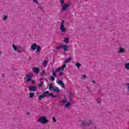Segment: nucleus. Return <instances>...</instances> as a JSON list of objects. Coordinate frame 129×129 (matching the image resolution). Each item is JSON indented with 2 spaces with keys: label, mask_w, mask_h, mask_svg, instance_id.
Returning a JSON list of instances; mask_svg holds the SVG:
<instances>
[{
  "label": "nucleus",
  "mask_w": 129,
  "mask_h": 129,
  "mask_svg": "<svg viewBox=\"0 0 129 129\" xmlns=\"http://www.w3.org/2000/svg\"><path fill=\"white\" fill-rule=\"evenodd\" d=\"M93 123V121L92 119H90L89 121L79 120L78 121V125H81V126H90Z\"/></svg>",
  "instance_id": "obj_1"
},
{
  "label": "nucleus",
  "mask_w": 129,
  "mask_h": 129,
  "mask_svg": "<svg viewBox=\"0 0 129 129\" xmlns=\"http://www.w3.org/2000/svg\"><path fill=\"white\" fill-rule=\"evenodd\" d=\"M47 95L50 96V97H53V98L56 97V96L53 95L52 93H49L48 91H46L43 92L42 95L38 96V99L39 100H42V98H45V97H47Z\"/></svg>",
  "instance_id": "obj_2"
},
{
  "label": "nucleus",
  "mask_w": 129,
  "mask_h": 129,
  "mask_svg": "<svg viewBox=\"0 0 129 129\" xmlns=\"http://www.w3.org/2000/svg\"><path fill=\"white\" fill-rule=\"evenodd\" d=\"M38 121L40 123H42V124H45L49 122V120H48V119L47 118V117L41 116L38 119Z\"/></svg>",
  "instance_id": "obj_3"
},
{
  "label": "nucleus",
  "mask_w": 129,
  "mask_h": 129,
  "mask_svg": "<svg viewBox=\"0 0 129 129\" xmlns=\"http://www.w3.org/2000/svg\"><path fill=\"white\" fill-rule=\"evenodd\" d=\"M56 50H60V49H63V51L64 52H67V51H68V45L67 44L60 45L57 46L56 48Z\"/></svg>",
  "instance_id": "obj_4"
},
{
  "label": "nucleus",
  "mask_w": 129,
  "mask_h": 129,
  "mask_svg": "<svg viewBox=\"0 0 129 129\" xmlns=\"http://www.w3.org/2000/svg\"><path fill=\"white\" fill-rule=\"evenodd\" d=\"M64 23L65 21L64 20H61V23L60 24L59 30L61 31L62 33H66V32H67L66 28H65V27H64Z\"/></svg>",
  "instance_id": "obj_5"
},
{
  "label": "nucleus",
  "mask_w": 129,
  "mask_h": 129,
  "mask_svg": "<svg viewBox=\"0 0 129 129\" xmlns=\"http://www.w3.org/2000/svg\"><path fill=\"white\" fill-rule=\"evenodd\" d=\"M70 6H71V3L64 4L62 5L61 8L62 12H65V11H66V9H68V8L70 7Z\"/></svg>",
  "instance_id": "obj_6"
},
{
  "label": "nucleus",
  "mask_w": 129,
  "mask_h": 129,
  "mask_svg": "<svg viewBox=\"0 0 129 129\" xmlns=\"http://www.w3.org/2000/svg\"><path fill=\"white\" fill-rule=\"evenodd\" d=\"M57 72H55V70H52V76H51L50 79V81H54L55 77H57Z\"/></svg>",
  "instance_id": "obj_7"
},
{
  "label": "nucleus",
  "mask_w": 129,
  "mask_h": 129,
  "mask_svg": "<svg viewBox=\"0 0 129 129\" xmlns=\"http://www.w3.org/2000/svg\"><path fill=\"white\" fill-rule=\"evenodd\" d=\"M33 74H30L29 75H26L25 78H27L26 81H35V80H32L33 78Z\"/></svg>",
  "instance_id": "obj_8"
},
{
  "label": "nucleus",
  "mask_w": 129,
  "mask_h": 129,
  "mask_svg": "<svg viewBox=\"0 0 129 129\" xmlns=\"http://www.w3.org/2000/svg\"><path fill=\"white\" fill-rule=\"evenodd\" d=\"M29 91L32 92L33 91H36V89H37V87L34 86H30L28 88Z\"/></svg>",
  "instance_id": "obj_9"
},
{
  "label": "nucleus",
  "mask_w": 129,
  "mask_h": 129,
  "mask_svg": "<svg viewBox=\"0 0 129 129\" xmlns=\"http://www.w3.org/2000/svg\"><path fill=\"white\" fill-rule=\"evenodd\" d=\"M36 48H37V43H33L30 46V50L35 51L36 50Z\"/></svg>",
  "instance_id": "obj_10"
},
{
  "label": "nucleus",
  "mask_w": 129,
  "mask_h": 129,
  "mask_svg": "<svg viewBox=\"0 0 129 129\" xmlns=\"http://www.w3.org/2000/svg\"><path fill=\"white\" fill-rule=\"evenodd\" d=\"M33 72H35L36 74H39L40 72V69L39 68H33Z\"/></svg>",
  "instance_id": "obj_11"
},
{
  "label": "nucleus",
  "mask_w": 129,
  "mask_h": 129,
  "mask_svg": "<svg viewBox=\"0 0 129 129\" xmlns=\"http://www.w3.org/2000/svg\"><path fill=\"white\" fill-rule=\"evenodd\" d=\"M52 90L54 92H57V93H59V92H60V89H59V88L57 87H54Z\"/></svg>",
  "instance_id": "obj_12"
},
{
  "label": "nucleus",
  "mask_w": 129,
  "mask_h": 129,
  "mask_svg": "<svg viewBox=\"0 0 129 129\" xmlns=\"http://www.w3.org/2000/svg\"><path fill=\"white\" fill-rule=\"evenodd\" d=\"M17 52L18 53H21V52H23V47L18 46V48H17Z\"/></svg>",
  "instance_id": "obj_13"
},
{
  "label": "nucleus",
  "mask_w": 129,
  "mask_h": 129,
  "mask_svg": "<svg viewBox=\"0 0 129 129\" xmlns=\"http://www.w3.org/2000/svg\"><path fill=\"white\" fill-rule=\"evenodd\" d=\"M69 100L70 101H72V99H73V93H71L69 94Z\"/></svg>",
  "instance_id": "obj_14"
},
{
  "label": "nucleus",
  "mask_w": 129,
  "mask_h": 129,
  "mask_svg": "<svg viewBox=\"0 0 129 129\" xmlns=\"http://www.w3.org/2000/svg\"><path fill=\"white\" fill-rule=\"evenodd\" d=\"M36 49L37 53H39V52H40V50H41V46L37 44Z\"/></svg>",
  "instance_id": "obj_15"
},
{
  "label": "nucleus",
  "mask_w": 129,
  "mask_h": 129,
  "mask_svg": "<svg viewBox=\"0 0 129 129\" xmlns=\"http://www.w3.org/2000/svg\"><path fill=\"white\" fill-rule=\"evenodd\" d=\"M12 47H13L14 51H16L17 52V51H18V46L15 45V44H13Z\"/></svg>",
  "instance_id": "obj_16"
},
{
  "label": "nucleus",
  "mask_w": 129,
  "mask_h": 129,
  "mask_svg": "<svg viewBox=\"0 0 129 129\" xmlns=\"http://www.w3.org/2000/svg\"><path fill=\"white\" fill-rule=\"evenodd\" d=\"M54 87H53V84H49V90H53V89L54 88Z\"/></svg>",
  "instance_id": "obj_17"
},
{
  "label": "nucleus",
  "mask_w": 129,
  "mask_h": 129,
  "mask_svg": "<svg viewBox=\"0 0 129 129\" xmlns=\"http://www.w3.org/2000/svg\"><path fill=\"white\" fill-rule=\"evenodd\" d=\"M71 60H72V57H70L69 58H67L66 61H64V63H68V62H70Z\"/></svg>",
  "instance_id": "obj_18"
},
{
  "label": "nucleus",
  "mask_w": 129,
  "mask_h": 129,
  "mask_svg": "<svg viewBox=\"0 0 129 129\" xmlns=\"http://www.w3.org/2000/svg\"><path fill=\"white\" fill-rule=\"evenodd\" d=\"M35 95V93L31 92L29 94V97L30 98H33L34 97V96Z\"/></svg>",
  "instance_id": "obj_19"
},
{
  "label": "nucleus",
  "mask_w": 129,
  "mask_h": 129,
  "mask_svg": "<svg viewBox=\"0 0 129 129\" xmlns=\"http://www.w3.org/2000/svg\"><path fill=\"white\" fill-rule=\"evenodd\" d=\"M64 42L66 43V44H68L69 43V38L66 37L64 38Z\"/></svg>",
  "instance_id": "obj_20"
},
{
  "label": "nucleus",
  "mask_w": 129,
  "mask_h": 129,
  "mask_svg": "<svg viewBox=\"0 0 129 129\" xmlns=\"http://www.w3.org/2000/svg\"><path fill=\"white\" fill-rule=\"evenodd\" d=\"M125 50H124V49L123 48H120V50H119V53H123L124 52H125Z\"/></svg>",
  "instance_id": "obj_21"
},
{
  "label": "nucleus",
  "mask_w": 129,
  "mask_h": 129,
  "mask_svg": "<svg viewBox=\"0 0 129 129\" xmlns=\"http://www.w3.org/2000/svg\"><path fill=\"white\" fill-rule=\"evenodd\" d=\"M68 102V100L67 99H63L62 100L60 101V103H67Z\"/></svg>",
  "instance_id": "obj_22"
},
{
  "label": "nucleus",
  "mask_w": 129,
  "mask_h": 129,
  "mask_svg": "<svg viewBox=\"0 0 129 129\" xmlns=\"http://www.w3.org/2000/svg\"><path fill=\"white\" fill-rule=\"evenodd\" d=\"M71 106V104L70 102H67V104L65 105V107L67 108H69Z\"/></svg>",
  "instance_id": "obj_23"
},
{
  "label": "nucleus",
  "mask_w": 129,
  "mask_h": 129,
  "mask_svg": "<svg viewBox=\"0 0 129 129\" xmlns=\"http://www.w3.org/2000/svg\"><path fill=\"white\" fill-rule=\"evenodd\" d=\"M125 69H127V70H129V63H127L125 64L124 66Z\"/></svg>",
  "instance_id": "obj_24"
},
{
  "label": "nucleus",
  "mask_w": 129,
  "mask_h": 129,
  "mask_svg": "<svg viewBox=\"0 0 129 129\" xmlns=\"http://www.w3.org/2000/svg\"><path fill=\"white\" fill-rule=\"evenodd\" d=\"M61 70H62V69H61V67H60L58 68H56V69H55V72H56V73H57V72H60Z\"/></svg>",
  "instance_id": "obj_25"
},
{
  "label": "nucleus",
  "mask_w": 129,
  "mask_h": 129,
  "mask_svg": "<svg viewBox=\"0 0 129 129\" xmlns=\"http://www.w3.org/2000/svg\"><path fill=\"white\" fill-rule=\"evenodd\" d=\"M80 66H81V64H80L79 62H77L76 64V67L77 68H80Z\"/></svg>",
  "instance_id": "obj_26"
},
{
  "label": "nucleus",
  "mask_w": 129,
  "mask_h": 129,
  "mask_svg": "<svg viewBox=\"0 0 129 129\" xmlns=\"http://www.w3.org/2000/svg\"><path fill=\"white\" fill-rule=\"evenodd\" d=\"M47 62H48V61H43V66H44V67H46V65H47Z\"/></svg>",
  "instance_id": "obj_27"
},
{
  "label": "nucleus",
  "mask_w": 129,
  "mask_h": 129,
  "mask_svg": "<svg viewBox=\"0 0 129 129\" xmlns=\"http://www.w3.org/2000/svg\"><path fill=\"white\" fill-rule=\"evenodd\" d=\"M61 67V70H63L64 71V68H65V67H66V64H63Z\"/></svg>",
  "instance_id": "obj_28"
},
{
  "label": "nucleus",
  "mask_w": 129,
  "mask_h": 129,
  "mask_svg": "<svg viewBox=\"0 0 129 129\" xmlns=\"http://www.w3.org/2000/svg\"><path fill=\"white\" fill-rule=\"evenodd\" d=\"M57 83L58 84H59V85H62L63 84H64V83H63V81H58Z\"/></svg>",
  "instance_id": "obj_29"
},
{
  "label": "nucleus",
  "mask_w": 129,
  "mask_h": 129,
  "mask_svg": "<svg viewBox=\"0 0 129 129\" xmlns=\"http://www.w3.org/2000/svg\"><path fill=\"white\" fill-rule=\"evenodd\" d=\"M8 20V16L5 15L3 17V21H7Z\"/></svg>",
  "instance_id": "obj_30"
},
{
  "label": "nucleus",
  "mask_w": 129,
  "mask_h": 129,
  "mask_svg": "<svg viewBox=\"0 0 129 129\" xmlns=\"http://www.w3.org/2000/svg\"><path fill=\"white\" fill-rule=\"evenodd\" d=\"M125 86H126V87H127V92H129V83L128 84H126Z\"/></svg>",
  "instance_id": "obj_31"
},
{
  "label": "nucleus",
  "mask_w": 129,
  "mask_h": 129,
  "mask_svg": "<svg viewBox=\"0 0 129 129\" xmlns=\"http://www.w3.org/2000/svg\"><path fill=\"white\" fill-rule=\"evenodd\" d=\"M59 3L62 6L64 5V0H59Z\"/></svg>",
  "instance_id": "obj_32"
},
{
  "label": "nucleus",
  "mask_w": 129,
  "mask_h": 129,
  "mask_svg": "<svg viewBox=\"0 0 129 129\" xmlns=\"http://www.w3.org/2000/svg\"><path fill=\"white\" fill-rule=\"evenodd\" d=\"M33 3H35L36 4V5H39V2H38V0H33Z\"/></svg>",
  "instance_id": "obj_33"
},
{
  "label": "nucleus",
  "mask_w": 129,
  "mask_h": 129,
  "mask_svg": "<svg viewBox=\"0 0 129 129\" xmlns=\"http://www.w3.org/2000/svg\"><path fill=\"white\" fill-rule=\"evenodd\" d=\"M86 77H87V76H86V75H82V76H81V78H82V79H84V78H86Z\"/></svg>",
  "instance_id": "obj_34"
},
{
  "label": "nucleus",
  "mask_w": 129,
  "mask_h": 129,
  "mask_svg": "<svg viewBox=\"0 0 129 129\" xmlns=\"http://www.w3.org/2000/svg\"><path fill=\"white\" fill-rule=\"evenodd\" d=\"M42 85H43V82H40V83L38 84V87H41Z\"/></svg>",
  "instance_id": "obj_35"
},
{
  "label": "nucleus",
  "mask_w": 129,
  "mask_h": 129,
  "mask_svg": "<svg viewBox=\"0 0 129 129\" xmlns=\"http://www.w3.org/2000/svg\"><path fill=\"white\" fill-rule=\"evenodd\" d=\"M52 120H53V122H56V121H57V120L56 119V118L55 117H53L52 118Z\"/></svg>",
  "instance_id": "obj_36"
},
{
  "label": "nucleus",
  "mask_w": 129,
  "mask_h": 129,
  "mask_svg": "<svg viewBox=\"0 0 129 129\" xmlns=\"http://www.w3.org/2000/svg\"><path fill=\"white\" fill-rule=\"evenodd\" d=\"M62 75H64V73L63 72H60L58 74V76H62Z\"/></svg>",
  "instance_id": "obj_37"
},
{
  "label": "nucleus",
  "mask_w": 129,
  "mask_h": 129,
  "mask_svg": "<svg viewBox=\"0 0 129 129\" xmlns=\"http://www.w3.org/2000/svg\"><path fill=\"white\" fill-rule=\"evenodd\" d=\"M41 80H44L45 81H48V80H47V79H44V78L40 79L39 81H41Z\"/></svg>",
  "instance_id": "obj_38"
},
{
  "label": "nucleus",
  "mask_w": 129,
  "mask_h": 129,
  "mask_svg": "<svg viewBox=\"0 0 129 129\" xmlns=\"http://www.w3.org/2000/svg\"><path fill=\"white\" fill-rule=\"evenodd\" d=\"M45 71H43L42 72L40 73V75H44V74H45Z\"/></svg>",
  "instance_id": "obj_39"
},
{
  "label": "nucleus",
  "mask_w": 129,
  "mask_h": 129,
  "mask_svg": "<svg viewBox=\"0 0 129 129\" xmlns=\"http://www.w3.org/2000/svg\"><path fill=\"white\" fill-rule=\"evenodd\" d=\"M61 87H62V88H65V86H64V84L61 85Z\"/></svg>",
  "instance_id": "obj_40"
},
{
  "label": "nucleus",
  "mask_w": 129,
  "mask_h": 129,
  "mask_svg": "<svg viewBox=\"0 0 129 129\" xmlns=\"http://www.w3.org/2000/svg\"><path fill=\"white\" fill-rule=\"evenodd\" d=\"M57 81H63V80H60V79H59V78H57Z\"/></svg>",
  "instance_id": "obj_41"
},
{
  "label": "nucleus",
  "mask_w": 129,
  "mask_h": 129,
  "mask_svg": "<svg viewBox=\"0 0 129 129\" xmlns=\"http://www.w3.org/2000/svg\"><path fill=\"white\" fill-rule=\"evenodd\" d=\"M40 10H41V11H43V7L41 6L40 7Z\"/></svg>",
  "instance_id": "obj_42"
},
{
  "label": "nucleus",
  "mask_w": 129,
  "mask_h": 129,
  "mask_svg": "<svg viewBox=\"0 0 129 129\" xmlns=\"http://www.w3.org/2000/svg\"><path fill=\"white\" fill-rule=\"evenodd\" d=\"M97 103H100V102L99 101V100H98V99H97Z\"/></svg>",
  "instance_id": "obj_43"
},
{
  "label": "nucleus",
  "mask_w": 129,
  "mask_h": 129,
  "mask_svg": "<svg viewBox=\"0 0 129 129\" xmlns=\"http://www.w3.org/2000/svg\"><path fill=\"white\" fill-rule=\"evenodd\" d=\"M2 77L4 78H5V75H2Z\"/></svg>",
  "instance_id": "obj_44"
},
{
  "label": "nucleus",
  "mask_w": 129,
  "mask_h": 129,
  "mask_svg": "<svg viewBox=\"0 0 129 129\" xmlns=\"http://www.w3.org/2000/svg\"><path fill=\"white\" fill-rule=\"evenodd\" d=\"M92 82L94 84H95V81H92Z\"/></svg>",
  "instance_id": "obj_45"
},
{
  "label": "nucleus",
  "mask_w": 129,
  "mask_h": 129,
  "mask_svg": "<svg viewBox=\"0 0 129 129\" xmlns=\"http://www.w3.org/2000/svg\"><path fill=\"white\" fill-rule=\"evenodd\" d=\"M35 83V81H32V84Z\"/></svg>",
  "instance_id": "obj_46"
},
{
  "label": "nucleus",
  "mask_w": 129,
  "mask_h": 129,
  "mask_svg": "<svg viewBox=\"0 0 129 129\" xmlns=\"http://www.w3.org/2000/svg\"><path fill=\"white\" fill-rule=\"evenodd\" d=\"M27 114H28V115L30 114V113H27Z\"/></svg>",
  "instance_id": "obj_47"
},
{
  "label": "nucleus",
  "mask_w": 129,
  "mask_h": 129,
  "mask_svg": "<svg viewBox=\"0 0 129 129\" xmlns=\"http://www.w3.org/2000/svg\"><path fill=\"white\" fill-rule=\"evenodd\" d=\"M92 81H94V80H92Z\"/></svg>",
  "instance_id": "obj_48"
}]
</instances>
